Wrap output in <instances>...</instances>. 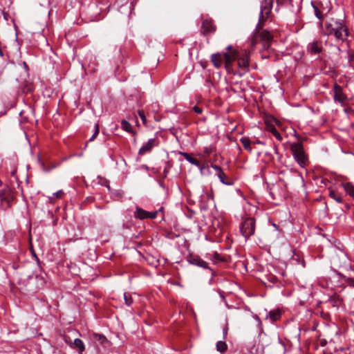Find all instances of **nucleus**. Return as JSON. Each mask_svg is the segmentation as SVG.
<instances>
[{"instance_id": "obj_16", "label": "nucleus", "mask_w": 354, "mask_h": 354, "mask_svg": "<svg viewBox=\"0 0 354 354\" xmlns=\"http://www.w3.org/2000/svg\"><path fill=\"white\" fill-rule=\"evenodd\" d=\"M92 338L93 340L98 342L101 345H104L105 343L108 342L106 337L104 335L97 333L93 334Z\"/></svg>"}, {"instance_id": "obj_41", "label": "nucleus", "mask_w": 354, "mask_h": 354, "mask_svg": "<svg viewBox=\"0 0 354 354\" xmlns=\"http://www.w3.org/2000/svg\"><path fill=\"white\" fill-rule=\"evenodd\" d=\"M327 344V342L326 339H322L320 342V344L322 346H325Z\"/></svg>"}, {"instance_id": "obj_34", "label": "nucleus", "mask_w": 354, "mask_h": 354, "mask_svg": "<svg viewBox=\"0 0 354 354\" xmlns=\"http://www.w3.org/2000/svg\"><path fill=\"white\" fill-rule=\"evenodd\" d=\"M193 110L194 111L195 113L198 114H201L203 112V109L198 107V106H194L193 107Z\"/></svg>"}, {"instance_id": "obj_1", "label": "nucleus", "mask_w": 354, "mask_h": 354, "mask_svg": "<svg viewBox=\"0 0 354 354\" xmlns=\"http://www.w3.org/2000/svg\"><path fill=\"white\" fill-rule=\"evenodd\" d=\"M251 51L245 49L241 50H232L231 53H224V59L225 62V68L230 71L232 70V63L237 61V66L239 71L237 75L241 77L243 74L249 71L250 62ZM236 74V73H234Z\"/></svg>"}, {"instance_id": "obj_8", "label": "nucleus", "mask_w": 354, "mask_h": 354, "mask_svg": "<svg viewBox=\"0 0 354 354\" xmlns=\"http://www.w3.org/2000/svg\"><path fill=\"white\" fill-rule=\"evenodd\" d=\"M211 167L214 170L215 174L217 176L220 181L223 184L227 185H232V182L228 180L227 177L226 176L225 174L224 173L223 170L221 169V167L216 165H212Z\"/></svg>"}, {"instance_id": "obj_17", "label": "nucleus", "mask_w": 354, "mask_h": 354, "mask_svg": "<svg viewBox=\"0 0 354 354\" xmlns=\"http://www.w3.org/2000/svg\"><path fill=\"white\" fill-rule=\"evenodd\" d=\"M342 186L345 192L351 197L354 198V185L351 183H343Z\"/></svg>"}, {"instance_id": "obj_7", "label": "nucleus", "mask_w": 354, "mask_h": 354, "mask_svg": "<svg viewBox=\"0 0 354 354\" xmlns=\"http://www.w3.org/2000/svg\"><path fill=\"white\" fill-rule=\"evenodd\" d=\"M216 31V26L211 19H204L202 21L201 32L204 35L212 34Z\"/></svg>"}, {"instance_id": "obj_43", "label": "nucleus", "mask_w": 354, "mask_h": 354, "mask_svg": "<svg viewBox=\"0 0 354 354\" xmlns=\"http://www.w3.org/2000/svg\"><path fill=\"white\" fill-rule=\"evenodd\" d=\"M270 281H272V283H274L275 281H277V277H274V276L272 277Z\"/></svg>"}, {"instance_id": "obj_47", "label": "nucleus", "mask_w": 354, "mask_h": 354, "mask_svg": "<svg viewBox=\"0 0 354 354\" xmlns=\"http://www.w3.org/2000/svg\"><path fill=\"white\" fill-rule=\"evenodd\" d=\"M49 201L53 203V197H48Z\"/></svg>"}, {"instance_id": "obj_48", "label": "nucleus", "mask_w": 354, "mask_h": 354, "mask_svg": "<svg viewBox=\"0 0 354 354\" xmlns=\"http://www.w3.org/2000/svg\"><path fill=\"white\" fill-rule=\"evenodd\" d=\"M274 151H275V153H277V147L276 146L274 147Z\"/></svg>"}, {"instance_id": "obj_39", "label": "nucleus", "mask_w": 354, "mask_h": 354, "mask_svg": "<svg viewBox=\"0 0 354 354\" xmlns=\"http://www.w3.org/2000/svg\"><path fill=\"white\" fill-rule=\"evenodd\" d=\"M2 14H3L4 19L6 21H8V17H9V15L7 12H6L4 10L2 11Z\"/></svg>"}, {"instance_id": "obj_31", "label": "nucleus", "mask_w": 354, "mask_h": 354, "mask_svg": "<svg viewBox=\"0 0 354 354\" xmlns=\"http://www.w3.org/2000/svg\"><path fill=\"white\" fill-rule=\"evenodd\" d=\"M138 115H139L140 119L142 120L143 124H146L147 119H146V117H145L144 111H138Z\"/></svg>"}, {"instance_id": "obj_22", "label": "nucleus", "mask_w": 354, "mask_h": 354, "mask_svg": "<svg viewBox=\"0 0 354 354\" xmlns=\"http://www.w3.org/2000/svg\"><path fill=\"white\" fill-rule=\"evenodd\" d=\"M243 147L250 152H252V149L251 147V141L248 138H243L241 139Z\"/></svg>"}, {"instance_id": "obj_46", "label": "nucleus", "mask_w": 354, "mask_h": 354, "mask_svg": "<svg viewBox=\"0 0 354 354\" xmlns=\"http://www.w3.org/2000/svg\"><path fill=\"white\" fill-rule=\"evenodd\" d=\"M15 174H16V170H13L12 172H11V174L12 176H15Z\"/></svg>"}, {"instance_id": "obj_32", "label": "nucleus", "mask_w": 354, "mask_h": 354, "mask_svg": "<svg viewBox=\"0 0 354 354\" xmlns=\"http://www.w3.org/2000/svg\"><path fill=\"white\" fill-rule=\"evenodd\" d=\"M292 0H277V6H283L286 4L287 3H291Z\"/></svg>"}, {"instance_id": "obj_27", "label": "nucleus", "mask_w": 354, "mask_h": 354, "mask_svg": "<svg viewBox=\"0 0 354 354\" xmlns=\"http://www.w3.org/2000/svg\"><path fill=\"white\" fill-rule=\"evenodd\" d=\"M213 151V147L212 146L205 147L203 148V156L204 158L208 157Z\"/></svg>"}, {"instance_id": "obj_2", "label": "nucleus", "mask_w": 354, "mask_h": 354, "mask_svg": "<svg viewBox=\"0 0 354 354\" xmlns=\"http://www.w3.org/2000/svg\"><path fill=\"white\" fill-rule=\"evenodd\" d=\"M323 32L325 35L335 37L337 41L344 42L348 37V31L344 24V14L342 18L335 19L331 17L326 21L323 28Z\"/></svg>"}, {"instance_id": "obj_5", "label": "nucleus", "mask_w": 354, "mask_h": 354, "mask_svg": "<svg viewBox=\"0 0 354 354\" xmlns=\"http://www.w3.org/2000/svg\"><path fill=\"white\" fill-rule=\"evenodd\" d=\"M14 198L12 192L9 189L0 191V206L2 209H7L11 205Z\"/></svg>"}, {"instance_id": "obj_36", "label": "nucleus", "mask_w": 354, "mask_h": 354, "mask_svg": "<svg viewBox=\"0 0 354 354\" xmlns=\"http://www.w3.org/2000/svg\"><path fill=\"white\" fill-rule=\"evenodd\" d=\"M257 42V36L256 35H254L252 37V38L251 39V41H250V44L252 46H254Z\"/></svg>"}, {"instance_id": "obj_13", "label": "nucleus", "mask_w": 354, "mask_h": 354, "mask_svg": "<svg viewBox=\"0 0 354 354\" xmlns=\"http://www.w3.org/2000/svg\"><path fill=\"white\" fill-rule=\"evenodd\" d=\"M308 50L311 54H319L322 51V43L318 41H314L308 46Z\"/></svg>"}, {"instance_id": "obj_10", "label": "nucleus", "mask_w": 354, "mask_h": 354, "mask_svg": "<svg viewBox=\"0 0 354 354\" xmlns=\"http://www.w3.org/2000/svg\"><path fill=\"white\" fill-rule=\"evenodd\" d=\"M333 91H334V96L333 97H334L335 101L338 102L341 104L344 103V102L346 100V97L343 93L342 86L335 83L333 86Z\"/></svg>"}, {"instance_id": "obj_38", "label": "nucleus", "mask_w": 354, "mask_h": 354, "mask_svg": "<svg viewBox=\"0 0 354 354\" xmlns=\"http://www.w3.org/2000/svg\"><path fill=\"white\" fill-rule=\"evenodd\" d=\"M102 184V185L106 187L108 189H110L109 182L107 180H104Z\"/></svg>"}, {"instance_id": "obj_3", "label": "nucleus", "mask_w": 354, "mask_h": 354, "mask_svg": "<svg viewBox=\"0 0 354 354\" xmlns=\"http://www.w3.org/2000/svg\"><path fill=\"white\" fill-rule=\"evenodd\" d=\"M290 150L295 161L301 167H305L308 164V158L304 152L300 142H293L290 145Z\"/></svg>"}, {"instance_id": "obj_4", "label": "nucleus", "mask_w": 354, "mask_h": 354, "mask_svg": "<svg viewBox=\"0 0 354 354\" xmlns=\"http://www.w3.org/2000/svg\"><path fill=\"white\" fill-rule=\"evenodd\" d=\"M255 219L252 217L245 218L241 225V232L242 235L248 239L254 234Z\"/></svg>"}, {"instance_id": "obj_40", "label": "nucleus", "mask_w": 354, "mask_h": 354, "mask_svg": "<svg viewBox=\"0 0 354 354\" xmlns=\"http://www.w3.org/2000/svg\"><path fill=\"white\" fill-rule=\"evenodd\" d=\"M68 339H69V337H65V341H66V342L68 344H69L71 347H73V343H72L71 339H69V340H68Z\"/></svg>"}, {"instance_id": "obj_33", "label": "nucleus", "mask_w": 354, "mask_h": 354, "mask_svg": "<svg viewBox=\"0 0 354 354\" xmlns=\"http://www.w3.org/2000/svg\"><path fill=\"white\" fill-rule=\"evenodd\" d=\"M64 195V192L62 190H59L57 192L53 194V196L57 198H61Z\"/></svg>"}, {"instance_id": "obj_11", "label": "nucleus", "mask_w": 354, "mask_h": 354, "mask_svg": "<svg viewBox=\"0 0 354 354\" xmlns=\"http://www.w3.org/2000/svg\"><path fill=\"white\" fill-rule=\"evenodd\" d=\"M156 216V212H149L145 209L137 207L134 212V217L140 220L151 218H153Z\"/></svg>"}, {"instance_id": "obj_42", "label": "nucleus", "mask_w": 354, "mask_h": 354, "mask_svg": "<svg viewBox=\"0 0 354 354\" xmlns=\"http://www.w3.org/2000/svg\"><path fill=\"white\" fill-rule=\"evenodd\" d=\"M226 49H227V50H229V52H228V53H231L232 50H234V49H232V46L231 45H229V46L226 48Z\"/></svg>"}, {"instance_id": "obj_29", "label": "nucleus", "mask_w": 354, "mask_h": 354, "mask_svg": "<svg viewBox=\"0 0 354 354\" xmlns=\"http://www.w3.org/2000/svg\"><path fill=\"white\" fill-rule=\"evenodd\" d=\"M313 7L314 8L315 15L316 17L319 19H322V12L318 9V8L316 6H315L314 4H313Z\"/></svg>"}, {"instance_id": "obj_37", "label": "nucleus", "mask_w": 354, "mask_h": 354, "mask_svg": "<svg viewBox=\"0 0 354 354\" xmlns=\"http://www.w3.org/2000/svg\"><path fill=\"white\" fill-rule=\"evenodd\" d=\"M279 342L283 346V353H286V345H285L284 342L280 338H279Z\"/></svg>"}, {"instance_id": "obj_45", "label": "nucleus", "mask_w": 354, "mask_h": 354, "mask_svg": "<svg viewBox=\"0 0 354 354\" xmlns=\"http://www.w3.org/2000/svg\"><path fill=\"white\" fill-rule=\"evenodd\" d=\"M53 10L52 9L49 10V12H48L49 17H50V16L53 15Z\"/></svg>"}, {"instance_id": "obj_9", "label": "nucleus", "mask_w": 354, "mask_h": 354, "mask_svg": "<svg viewBox=\"0 0 354 354\" xmlns=\"http://www.w3.org/2000/svg\"><path fill=\"white\" fill-rule=\"evenodd\" d=\"M158 145V141L156 138H151L147 142L145 143L139 149L138 155L143 156L147 152H149L152 149Z\"/></svg>"}, {"instance_id": "obj_49", "label": "nucleus", "mask_w": 354, "mask_h": 354, "mask_svg": "<svg viewBox=\"0 0 354 354\" xmlns=\"http://www.w3.org/2000/svg\"><path fill=\"white\" fill-rule=\"evenodd\" d=\"M0 55L3 56V53H2L1 50H0Z\"/></svg>"}, {"instance_id": "obj_15", "label": "nucleus", "mask_w": 354, "mask_h": 354, "mask_svg": "<svg viewBox=\"0 0 354 354\" xmlns=\"http://www.w3.org/2000/svg\"><path fill=\"white\" fill-rule=\"evenodd\" d=\"M180 154L192 165L198 167H201L200 162L195 158H193L189 153L185 152H180Z\"/></svg>"}, {"instance_id": "obj_26", "label": "nucleus", "mask_w": 354, "mask_h": 354, "mask_svg": "<svg viewBox=\"0 0 354 354\" xmlns=\"http://www.w3.org/2000/svg\"><path fill=\"white\" fill-rule=\"evenodd\" d=\"M124 299L125 304L128 306H130L133 302V298L131 296V295H129V293H127V292H125L124 294Z\"/></svg>"}, {"instance_id": "obj_18", "label": "nucleus", "mask_w": 354, "mask_h": 354, "mask_svg": "<svg viewBox=\"0 0 354 354\" xmlns=\"http://www.w3.org/2000/svg\"><path fill=\"white\" fill-rule=\"evenodd\" d=\"M281 312L279 310H271L269 312L267 318H269L272 322H276L280 318Z\"/></svg>"}, {"instance_id": "obj_50", "label": "nucleus", "mask_w": 354, "mask_h": 354, "mask_svg": "<svg viewBox=\"0 0 354 354\" xmlns=\"http://www.w3.org/2000/svg\"><path fill=\"white\" fill-rule=\"evenodd\" d=\"M274 227L277 228V225L275 224H273Z\"/></svg>"}, {"instance_id": "obj_30", "label": "nucleus", "mask_w": 354, "mask_h": 354, "mask_svg": "<svg viewBox=\"0 0 354 354\" xmlns=\"http://www.w3.org/2000/svg\"><path fill=\"white\" fill-rule=\"evenodd\" d=\"M99 133V124L97 123L95 125V131L91 138L89 139V141H93Z\"/></svg>"}, {"instance_id": "obj_14", "label": "nucleus", "mask_w": 354, "mask_h": 354, "mask_svg": "<svg viewBox=\"0 0 354 354\" xmlns=\"http://www.w3.org/2000/svg\"><path fill=\"white\" fill-rule=\"evenodd\" d=\"M223 57H224L223 55H222L221 53H215L211 56V61L216 68H218L221 66Z\"/></svg>"}, {"instance_id": "obj_23", "label": "nucleus", "mask_w": 354, "mask_h": 354, "mask_svg": "<svg viewBox=\"0 0 354 354\" xmlns=\"http://www.w3.org/2000/svg\"><path fill=\"white\" fill-rule=\"evenodd\" d=\"M330 197H331L333 199H334L335 201H337L338 203H342V196L336 192L335 191H330L329 193Z\"/></svg>"}, {"instance_id": "obj_6", "label": "nucleus", "mask_w": 354, "mask_h": 354, "mask_svg": "<svg viewBox=\"0 0 354 354\" xmlns=\"http://www.w3.org/2000/svg\"><path fill=\"white\" fill-rule=\"evenodd\" d=\"M274 0H263L261 3L259 23L264 21L271 12Z\"/></svg>"}, {"instance_id": "obj_25", "label": "nucleus", "mask_w": 354, "mask_h": 354, "mask_svg": "<svg viewBox=\"0 0 354 354\" xmlns=\"http://www.w3.org/2000/svg\"><path fill=\"white\" fill-rule=\"evenodd\" d=\"M227 348V344L223 341H218L216 343V350L221 353H224Z\"/></svg>"}, {"instance_id": "obj_19", "label": "nucleus", "mask_w": 354, "mask_h": 354, "mask_svg": "<svg viewBox=\"0 0 354 354\" xmlns=\"http://www.w3.org/2000/svg\"><path fill=\"white\" fill-rule=\"evenodd\" d=\"M73 348H77L80 353L83 352L85 349V346L82 339L76 338L73 342Z\"/></svg>"}, {"instance_id": "obj_21", "label": "nucleus", "mask_w": 354, "mask_h": 354, "mask_svg": "<svg viewBox=\"0 0 354 354\" xmlns=\"http://www.w3.org/2000/svg\"><path fill=\"white\" fill-rule=\"evenodd\" d=\"M261 39L266 41H269L272 39V34L268 30H263L258 33Z\"/></svg>"}, {"instance_id": "obj_12", "label": "nucleus", "mask_w": 354, "mask_h": 354, "mask_svg": "<svg viewBox=\"0 0 354 354\" xmlns=\"http://www.w3.org/2000/svg\"><path fill=\"white\" fill-rule=\"evenodd\" d=\"M187 261L192 265L203 268H209L208 263L201 259L199 257L190 255L187 258Z\"/></svg>"}, {"instance_id": "obj_20", "label": "nucleus", "mask_w": 354, "mask_h": 354, "mask_svg": "<svg viewBox=\"0 0 354 354\" xmlns=\"http://www.w3.org/2000/svg\"><path fill=\"white\" fill-rule=\"evenodd\" d=\"M21 88L24 93H28L33 90V86L30 82L25 81L24 82L21 83Z\"/></svg>"}, {"instance_id": "obj_28", "label": "nucleus", "mask_w": 354, "mask_h": 354, "mask_svg": "<svg viewBox=\"0 0 354 354\" xmlns=\"http://www.w3.org/2000/svg\"><path fill=\"white\" fill-rule=\"evenodd\" d=\"M270 132L272 133V135L278 140H282V136H281V134L279 133V132L276 129V128L274 127H270Z\"/></svg>"}, {"instance_id": "obj_35", "label": "nucleus", "mask_w": 354, "mask_h": 354, "mask_svg": "<svg viewBox=\"0 0 354 354\" xmlns=\"http://www.w3.org/2000/svg\"><path fill=\"white\" fill-rule=\"evenodd\" d=\"M346 281L349 286L354 288V279L353 278H348Z\"/></svg>"}, {"instance_id": "obj_24", "label": "nucleus", "mask_w": 354, "mask_h": 354, "mask_svg": "<svg viewBox=\"0 0 354 354\" xmlns=\"http://www.w3.org/2000/svg\"><path fill=\"white\" fill-rule=\"evenodd\" d=\"M121 127H122V129L127 132H129V133L133 132V128H132L131 124L126 120L122 121Z\"/></svg>"}, {"instance_id": "obj_44", "label": "nucleus", "mask_w": 354, "mask_h": 354, "mask_svg": "<svg viewBox=\"0 0 354 354\" xmlns=\"http://www.w3.org/2000/svg\"><path fill=\"white\" fill-rule=\"evenodd\" d=\"M23 65H24V68H25L26 71H28V66H27V64H26V62H24V63H23Z\"/></svg>"}]
</instances>
